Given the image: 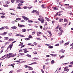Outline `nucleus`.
Masks as SVG:
<instances>
[{
    "label": "nucleus",
    "mask_w": 73,
    "mask_h": 73,
    "mask_svg": "<svg viewBox=\"0 0 73 73\" xmlns=\"http://www.w3.org/2000/svg\"><path fill=\"white\" fill-rule=\"evenodd\" d=\"M13 54L12 53H9V54H7L6 55L7 57H8L7 58H10V57H12V56Z\"/></svg>",
    "instance_id": "nucleus-1"
},
{
    "label": "nucleus",
    "mask_w": 73,
    "mask_h": 73,
    "mask_svg": "<svg viewBox=\"0 0 73 73\" xmlns=\"http://www.w3.org/2000/svg\"><path fill=\"white\" fill-rule=\"evenodd\" d=\"M36 62H33V63H32L31 64H28V65H24V66H25V68H27V66H28V65H33L34 64H36Z\"/></svg>",
    "instance_id": "nucleus-2"
},
{
    "label": "nucleus",
    "mask_w": 73,
    "mask_h": 73,
    "mask_svg": "<svg viewBox=\"0 0 73 73\" xmlns=\"http://www.w3.org/2000/svg\"><path fill=\"white\" fill-rule=\"evenodd\" d=\"M68 68V67H65L64 69L65 70L64 71H66L67 72H68L69 71V69H67Z\"/></svg>",
    "instance_id": "nucleus-3"
},
{
    "label": "nucleus",
    "mask_w": 73,
    "mask_h": 73,
    "mask_svg": "<svg viewBox=\"0 0 73 73\" xmlns=\"http://www.w3.org/2000/svg\"><path fill=\"white\" fill-rule=\"evenodd\" d=\"M22 17L25 20H26V21H27V20H29V18L25 17V16H22Z\"/></svg>",
    "instance_id": "nucleus-4"
},
{
    "label": "nucleus",
    "mask_w": 73,
    "mask_h": 73,
    "mask_svg": "<svg viewBox=\"0 0 73 73\" xmlns=\"http://www.w3.org/2000/svg\"><path fill=\"white\" fill-rule=\"evenodd\" d=\"M18 26L20 28H21V27H25V25H20L19 23L18 24Z\"/></svg>",
    "instance_id": "nucleus-5"
},
{
    "label": "nucleus",
    "mask_w": 73,
    "mask_h": 73,
    "mask_svg": "<svg viewBox=\"0 0 73 73\" xmlns=\"http://www.w3.org/2000/svg\"><path fill=\"white\" fill-rule=\"evenodd\" d=\"M13 46V44H11L9 46L10 50L12 49V46Z\"/></svg>",
    "instance_id": "nucleus-6"
},
{
    "label": "nucleus",
    "mask_w": 73,
    "mask_h": 73,
    "mask_svg": "<svg viewBox=\"0 0 73 73\" xmlns=\"http://www.w3.org/2000/svg\"><path fill=\"white\" fill-rule=\"evenodd\" d=\"M62 29V27H60V28H59V31H61V32H64V31Z\"/></svg>",
    "instance_id": "nucleus-7"
},
{
    "label": "nucleus",
    "mask_w": 73,
    "mask_h": 73,
    "mask_svg": "<svg viewBox=\"0 0 73 73\" xmlns=\"http://www.w3.org/2000/svg\"><path fill=\"white\" fill-rule=\"evenodd\" d=\"M40 13V12H39V11H38L36 12V16H39L40 15V14H39Z\"/></svg>",
    "instance_id": "nucleus-8"
},
{
    "label": "nucleus",
    "mask_w": 73,
    "mask_h": 73,
    "mask_svg": "<svg viewBox=\"0 0 73 73\" xmlns=\"http://www.w3.org/2000/svg\"><path fill=\"white\" fill-rule=\"evenodd\" d=\"M14 40V38H10L9 39V40H8V41H13Z\"/></svg>",
    "instance_id": "nucleus-9"
},
{
    "label": "nucleus",
    "mask_w": 73,
    "mask_h": 73,
    "mask_svg": "<svg viewBox=\"0 0 73 73\" xmlns=\"http://www.w3.org/2000/svg\"><path fill=\"white\" fill-rule=\"evenodd\" d=\"M41 23H42V24H43V23H44V21H45V19H41Z\"/></svg>",
    "instance_id": "nucleus-10"
},
{
    "label": "nucleus",
    "mask_w": 73,
    "mask_h": 73,
    "mask_svg": "<svg viewBox=\"0 0 73 73\" xmlns=\"http://www.w3.org/2000/svg\"><path fill=\"white\" fill-rule=\"evenodd\" d=\"M7 32H5L3 33L2 34V35H4V36H5V35H6L7 34Z\"/></svg>",
    "instance_id": "nucleus-11"
},
{
    "label": "nucleus",
    "mask_w": 73,
    "mask_h": 73,
    "mask_svg": "<svg viewBox=\"0 0 73 73\" xmlns=\"http://www.w3.org/2000/svg\"><path fill=\"white\" fill-rule=\"evenodd\" d=\"M69 42H68L65 43L64 44V46H66V45H68L69 44Z\"/></svg>",
    "instance_id": "nucleus-12"
},
{
    "label": "nucleus",
    "mask_w": 73,
    "mask_h": 73,
    "mask_svg": "<svg viewBox=\"0 0 73 73\" xmlns=\"http://www.w3.org/2000/svg\"><path fill=\"white\" fill-rule=\"evenodd\" d=\"M66 9H71V8H72V7H71V6H70L69 7H66Z\"/></svg>",
    "instance_id": "nucleus-13"
},
{
    "label": "nucleus",
    "mask_w": 73,
    "mask_h": 73,
    "mask_svg": "<svg viewBox=\"0 0 73 73\" xmlns=\"http://www.w3.org/2000/svg\"><path fill=\"white\" fill-rule=\"evenodd\" d=\"M60 52H62V53H64L65 51L64 50H61L60 51H59Z\"/></svg>",
    "instance_id": "nucleus-14"
},
{
    "label": "nucleus",
    "mask_w": 73,
    "mask_h": 73,
    "mask_svg": "<svg viewBox=\"0 0 73 73\" xmlns=\"http://www.w3.org/2000/svg\"><path fill=\"white\" fill-rule=\"evenodd\" d=\"M23 3H19L18 5V7H20V6H21L23 5Z\"/></svg>",
    "instance_id": "nucleus-15"
},
{
    "label": "nucleus",
    "mask_w": 73,
    "mask_h": 73,
    "mask_svg": "<svg viewBox=\"0 0 73 73\" xmlns=\"http://www.w3.org/2000/svg\"><path fill=\"white\" fill-rule=\"evenodd\" d=\"M54 10H58V8L56 7H54Z\"/></svg>",
    "instance_id": "nucleus-16"
},
{
    "label": "nucleus",
    "mask_w": 73,
    "mask_h": 73,
    "mask_svg": "<svg viewBox=\"0 0 73 73\" xmlns=\"http://www.w3.org/2000/svg\"><path fill=\"white\" fill-rule=\"evenodd\" d=\"M16 2L17 3H19L20 2V0H16Z\"/></svg>",
    "instance_id": "nucleus-17"
},
{
    "label": "nucleus",
    "mask_w": 73,
    "mask_h": 73,
    "mask_svg": "<svg viewBox=\"0 0 73 73\" xmlns=\"http://www.w3.org/2000/svg\"><path fill=\"white\" fill-rule=\"evenodd\" d=\"M15 65V64H11V65H10V66H12V68H14V65Z\"/></svg>",
    "instance_id": "nucleus-18"
},
{
    "label": "nucleus",
    "mask_w": 73,
    "mask_h": 73,
    "mask_svg": "<svg viewBox=\"0 0 73 73\" xmlns=\"http://www.w3.org/2000/svg\"><path fill=\"white\" fill-rule=\"evenodd\" d=\"M24 55V53H21L19 54H18V56H21V55Z\"/></svg>",
    "instance_id": "nucleus-19"
},
{
    "label": "nucleus",
    "mask_w": 73,
    "mask_h": 73,
    "mask_svg": "<svg viewBox=\"0 0 73 73\" xmlns=\"http://www.w3.org/2000/svg\"><path fill=\"white\" fill-rule=\"evenodd\" d=\"M0 15H5V13H0Z\"/></svg>",
    "instance_id": "nucleus-20"
},
{
    "label": "nucleus",
    "mask_w": 73,
    "mask_h": 73,
    "mask_svg": "<svg viewBox=\"0 0 73 73\" xmlns=\"http://www.w3.org/2000/svg\"><path fill=\"white\" fill-rule=\"evenodd\" d=\"M5 3L6 4H9L10 3L9 1H6Z\"/></svg>",
    "instance_id": "nucleus-21"
},
{
    "label": "nucleus",
    "mask_w": 73,
    "mask_h": 73,
    "mask_svg": "<svg viewBox=\"0 0 73 73\" xmlns=\"http://www.w3.org/2000/svg\"><path fill=\"white\" fill-rule=\"evenodd\" d=\"M26 56H27V57H30V58H31V55L29 54L26 55Z\"/></svg>",
    "instance_id": "nucleus-22"
},
{
    "label": "nucleus",
    "mask_w": 73,
    "mask_h": 73,
    "mask_svg": "<svg viewBox=\"0 0 73 73\" xmlns=\"http://www.w3.org/2000/svg\"><path fill=\"white\" fill-rule=\"evenodd\" d=\"M4 27H5V28L7 29H9V28H8V26H4Z\"/></svg>",
    "instance_id": "nucleus-23"
},
{
    "label": "nucleus",
    "mask_w": 73,
    "mask_h": 73,
    "mask_svg": "<svg viewBox=\"0 0 73 73\" xmlns=\"http://www.w3.org/2000/svg\"><path fill=\"white\" fill-rule=\"evenodd\" d=\"M17 9H22L20 6L17 7Z\"/></svg>",
    "instance_id": "nucleus-24"
},
{
    "label": "nucleus",
    "mask_w": 73,
    "mask_h": 73,
    "mask_svg": "<svg viewBox=\"0 0 73 73\" xmlns=\"http://www.w3.org/2000/svg\"><path fill=\"white\" fill-rule=\"evenodd\" d=\"M11 28H12V29H16L17 27L16 26L13 27H11Z\"/></svg>",
    "instance_id": "nucleus-25"
},
{
    "label": "nucleus",
    "mask_w": 73,
    "mask_h": 73,
    "mask_svg": "<svg viewBox=\"0 0 73 73\" xmlns=\"http://www.w3.org/2000/svg\"><path fill=\"white\" fill-rule=\"evenodd\" d=\"M22 31L23 32H26V29H23L22 30Z\"/></svg>",
    "instance_id": "nucleus-26"
},
{
    "label": "nucleus",
    "mask_w": 73,
    "mask_h": 73,
    "mask_svg": "<svg viewBox=\"0 0 73 73\" xmlns=\"http://www.w3.org/2000/svg\"><path fill=\"white\" fill-rule=\"evenodd\" d=\"M62 32H61L60 33H59L58 34V36H61V35H62Z\"/></svg>",
    "instance_id": "nucleus-27"
},
{
    "label": "nucleus",
    "mask_w": 73,
    "mask_h": 73,
    "mask_svg": "<svg viewBox=\"0 0 73 73\" xmlns=\"http://www.w3.org/2000/svg\"><path fill=\"white\" fill-rule=\"evenodd\" d=\"M47 32H48V33H49V34H50V35H52L51 32L48 30V31H47Z\"/></svg>",
    "instance_id": "nucleus-28"
},
{
    "label": "nucleus",
    "mask_w": 73,
    "mask_h": 73,
    "mask_svg": "<svg viewBox=\"0 0 73 73\" xmlns=\"http://www.w3.org/2000/svg\"><path fill=\"white\" fill-rule=\"evenodd\" d=\"M16 20H18V21L20 20H21V18H17L16 19Z\"/></svg>",
    "instance_id": "nucleus-29"
},
{
    "label": "nucleus",
    "mask_w": 73,
    "mask_h": 73,
    "mask_svg": "<svg viewBox=\"0 0 73 73\" xmlns=\"http://www.w3.org/2000/svg\"><path fill=\"white\" fill-rule=\"evenodd\" d=\"M4 7H8V5L6 4V5H3Z\"/></svg>",
    "instance_id": "nucleus-30"
},
{
    "label": "nucleus",
    "mask_w": 73,
    "mask_h": 73,
    "mask_svg": "<svg viewBox=\"0 0 73 73\" xmlns=\"http://www.w3.org/2000/svg\"><path fill=\"white\" fill-rule=\"evenodd\" d=\"M33 7H32V6H29L28 7L29 9H31V8H32Z\"/></svg>",
    "instance_id": "nucleus-31"
},
{
    "label": "nucleus",
    "mask_w": 73,
    "mask_h": 73,
    "mask_svg": "<svg viewBox=\"0 0 73 73\" xmlns=\"http://www.w3.org/2000/svg\"><path fill=\"white\" fill-rule=\"evenodd\" d=\"M63 43H64V40H62V41L60 42V44H62Z\"/></svg>",
    "instance_id": "nucleus-32"
},
{
    "label": "nucleus",
    "mask_w": 73,
    "mask_h": 73,
    "mask_svg": "<svg viewBox=\"0 0 73 73\" xmlns=\"http://www.w3.org/2000/svg\"><path fill=\"white\" fill-rule=\"evenodd\" d=\"M5 40H8L9 39V37H5L4 38Z\"/></svg>",
    "instance_id": "nucleus-33"
},
{
    "label": "nucleus",
    "mask_w": 73,
    "mask_h": 73,
    "mask_svg": "<svg viewBox=\"0 0 73 73\" xmlns=\"http://www.w3.org/2000/svg\"><path fill=\"white\" fill-rule=\"evenodd\" d=\"M5 29V27H1V28H0V30L1 31L2 30H3V29Z\"/></svg>",
    "instance_id": "nucleus-34"
},
{
    "label": "nucleus",
    "mask_w": 73,
    "mask_h": 73,
    "mask_svg": "<svg viewBox=\"0 0 73 73\" xmlns=\"http://www.w3.org/2000/svg\"><path fill=\"white\" fill-rule=\"evenodd\" d=\"M38 34H40V35H43V33H42L40 31L38 32Z\"/></svg>",
    "instance_id": "nucleus-35"
},
{
    "label": "nucleus",
    "mask_w": 73,
    "mask_h": 73,
    "mask_svg": "<svg viewBox=\"0 0 73 73\" xmlns=\"http://www.w3.org/2000/svg\"><path fill=\"white\" fill-rule=\"evenodd\" d=\"M59 22H61V21H63V19H60L59 20Z\"/></svg>",
    "instance_id": "nucleus-36"
},
{
    "label": "nucleus",
    "mask_w": 73,
    "mask_h": 73,
    "mask_svg": "<svg viewBox=\"0 0 73 73\" xmlns=\"http://www.w3.org/2000/svg\"><path fill=\"white\" fill-rule=\"evenodd\" d=\"M36 33V31H34L32 33V35H35Z\"/></svg>",
    "instance_id": "nucleus-37"
},
{
    "label": "nucleus",
    "mask_w": 73,
    "mask_h": 73,
    "mask_svg": "<svg viewBox=\"0 0 73 73\" xmlns=\"http://www.w3.org/2000/svg\"><path fill=\"white\" fill-rule=\"evenodd\" d=\"M25 40H26V41H27V40H30V39L29 38H25Z\"/></svg>",
    "instance_id": "nucleus-38"
},
{
    "label": "nucleus",
    "mask_w": 73,
    "mask_h": 73,
    "mask_svg": "<svg viewBox=\"0 0 73 73\" xmlns=\"http://www.w3.org/2000/svg\"><path fill=\"white\" fill-rule=\"evenodd\" d=\"M1 18H3V19H4V18H5V16H4V15H2V16H1Z\"/></svg>",
    "instance_id": "nucleus-39"
},
{
    "label": "nucleus",
    "mask_w": 73,
    "mask_h": 73,
    "mask_svg": "<svg viewBox=\"0 0 73 73\" xmlns=\"http://www.w3.org/2000/svg\"><path fill=\"white\" fill-rule=\"evenodd\" d=\"M70 46H72L71 48H72V49H73V42L71 44H70Z\"/></svg>",
    "instance_id": "nucleus-40"
},
{
    "label": "nucleus",
    "mask_w": 73,
    "mask_h": 73,
    "mask_svg": "<svg viewBox=\"0 0 73 73\" xmlns=\"http://www.w3.org/2000/svg\"><path fill=\"white\" fill-rule=\"evenodd\" d=\"M48 48H53V46H48Z\"/></svg>",
    "instance_id": "nucleus-41"
},
{
    "label": "nucleus",
    "mask_w": 73,
    "mask_h": 73,
    "mask_svg": "<svg viewBox=\"0 0 73 73\" xmlns=\"http://www.w3.org/2000/svg\"><path fill=\"white\" fill-rule=\"evenodd\" d=\"M20 3H24L25 1H23V0H22L20 1Z\"/></svg>",
    "instance_id": "nucleus-42"
},
{
    "label": "nucleus",
    "mask_w": 73,
    "mask_h": 73,
    "mask_svg": "<svg viewBox=\"0 0 73 73\" xmlns=\"http://www.w3.org/2000/svg\"><path fill=\"white\" fill-rule=\"evenodd\" d=\"M28 23H33V21H31V20H28Z\"/></svg>",
    "instance_id": "nucleus-43"
},
{
    "label": "nucleus",
    "mask_w": 73,
    "mask_h": 73,
    "mask_svg": "<svg viewBox=\"0 0 73 73\" xmlns=\"http://www.w3.org/2000/svg\"><path fill=\"white\" fill-rule=\"evenodd\" d=\"M37 11L36 10H33L32 11V13H35V12H36Z\"/></svg>",
    "instance_id": "nucleus-44"
},
{
    "label": "nucleus",
    "mask_w": 73,
    "mask_h": 73,
    "mask_svg": "<svg viewBox=\"0 0 73 73\" xmlns=\"http://www.w3.org/2000/svg\"><path fill=\"white\" fill-rule=\"evenodd\" d=\"M16 54H13V55H12L11 56V57H14L15 56H16Z\"/></svg>",
    "instance_id": "nucleus-45"
},
{
    "label": "nucleus",
    "mask_w": 73,
    "mask_h": 73,
    "mask_svg": "<svg viewBox=\"0 0 73 73\" xmlns=\"http://www.w3.org/2000/svg\"><path fill=\"white\" fill-rule=\"evenodd\" d=\"M9 43V42H6V43H5V45H7V44H8Z\"/></svg>",
    "instance_id": "nucleus-46"
},
{
    "label": "nucleus",
    "mask_w": 73,
    "mask_h": 73,
    "mask_svg": "<svg viewBox=\"0 0 73 73\" xmlns=\"http://www.w3.org/2000/svg\"><path fill=\"white\" fill-rule=\"evenodd\" d=\"M54 61L52 60L51 61V64H54Z\"/></svg>",
    "instance_id": "nucleus-47"
},
{
    "label": "nucleus",
    "mask_w": 73,
    "mask_h": 73,
    "mask_svg": "<svg viewBox=\"0 0 73 73\" xmlns=\"http://www.w3.org/2000/svg\"><path fill=\"white\" fill-rule=\"evenodd\" d=\"M64 21L65 22H67V21H68V20L66 19H64Z\"/></svg>",
    "instance_id": "nucleus-48"
},
{
    "label": "nucleus",
    "mask_w": 73,
    "mask_h": 73,
    "mask_svg": "<svg viewBox=\"0 0 73 73\" xmlns=\"http://www.w3.org/2000/svg\"><path fill=\"white\" fill-rule=\"evenodd\" d=\"M11 1L12 3H13L15 2V0H11Z\"/></svg>",
    "instance_id": "nucleus-49"
},
{
    "label": "nucleus",
    "mask_w": 73,
    "mask_h": 73,
    "mask_svg": "<svg viewBox=\"0 0 73 73\" xmlns=\"http://www.w3.org/2000/svg\"><path fill=\"white\" fill-rule=\"evenodd\" d=\"M23 8L24 9H27V8H28V7H27V6H25L23 7Z\"/></svg>",
    "instance_id": "nucleus-50"
},
{
    "label": "nucleus",
    "mask_w": 73,
    "mask_h": 73,
    "mask_svg": "<svg viewBox=\"0 0 73 73\" xmlns=\"http://www.w3.org/2000/svg\"><path fill=\"white\" fill-rule=\"evenodd\" d=\"M28 37H29V38H32V36L31 35H29Z\"/></svg>",
    "instance_id": "nucleus-51"
},
{
    "label": "nucleus",
    "mask_w": 73,
    "mask_h": 73,
    "mask_svg": "<svg viewBox=\"0 0 73 73\" xmlns=\"http://www.w3.org/2000/svg\"><path fill=\"white\" fill-rule=\"evenodd\" d=\"M23 50H24L25 51H27V48H25L23 49Z\"/></svg>",
    "instance_id": "nucleus-52"
},
{
    "label": "nucleus",
    "mask_w": 73,
    "mask_h": 73,
    "mask_svg": "<svg viewBox=\"0 0 73 73\" xmlns=\"http://www.w3.org/2000/svg\"><path fill=\"white\" fill-rule=\"evenodd\" d=\"M27 68H30V69H33V68H32V67L29 66H27Z\"/></svg>",
    "instance_id": "nucleus-53"
},
{
    "label": "nucleus",
    "mask_w": 73,
    "mask_h": 73,
    "mask_svg": "<svg viewBox=\"0 0 73 73\" xmlns=\"http://www.w3.org/2000/svg\"><path fill=\"white\" fill-rule=\"evenodd\" d=\"M59 44H56L55 45V46H59Z\"/></svg>",
    "instance_id": "nucleus-54"
},
{
    "label": "nucleus",
    "mask_w": 73,
    "mask_h": 73,
    "mask_svg": "<svg viewBox=\"0 0 73 73\" xmlns=\"http://www.w3.org/2000/svg\"><path fill=\"white\" fill-rule=\"evenodd\" d=\"M58 27H59V25H58V26L56 28V29H58Z\"/></svg>",
    "instance_id": "nucleus-55"
},
{
    "label": "nucleus",
    "mask_w": 73,
    "mask_h": 73,
    "mask_svg": "<svg viewBox=\"0 0 73 73\" xmlns=\"http://www.w3.org/2000/svg\"><path fill=\"white\" fill-rule=\"evenodd\" d=\"M41 71L42 73H44V70L43 69H41Z\"/></svg>",
    "instance_id": "nucleus-56"
},
{
    "label": "nucleus",
    "mask_w": 73,
    "mask_h": 73,
    "mask_svg": "<svg viewBox=\"0 0 73 73\" xmlns=\"http://www.w3.org/2000/svg\"><path fill=\"white\" fill-rule=\"evenodd\" d=\"M39 17L40 19H43V17H42V16H41V15L39 16Z\"/></svg>",
    "instance_id": "nucleus-57"
},
{
    "label": "nucleus",
    "mask_w": 73,
    "mask_h": 73,
    "mask_svg": "<svg viewBox=\"0 0 73 73\" xmlns=\"http://www.w3.org/2000/svg\"><path fill=\"white\" fill-rule=\"evenodd\" d=\"M67 24L66 23L65 24H63L62 25H63L64 27H65V26H66V25Z\"/></svg>",
    "instance_id": "nucleus-58"
},
{
    "label": "nucleus",
    "mask_w": 73,
    "mask_h": 73,
    "mask_svg": "<svg viewBox=\"0 0 73 73\" xmlns=\"http://www.w3.org/2000/svg\"><path fill=\"white\" fill-rule=\"evenodd\" d=\"M40 28L41 29H42V26H40Z\"/></svg>",
    "instance_id": "nucleus-59"
},
{
    "label": "nucleus",
    "mask_w": 73,
    "mask_h": 73,
    "mask_svg": "<svg viewBox=\"0 0 73 73\" xmlns=\"http://www.w3.org/2000/svg\"><path fill=\"white\" fill-rule=\"evenodd\" d=\"M44 6H45V5L43 4L42 5V8H44Z\"/></svg>",
    "instance_id": "nucleus-60"
},
{
    "label": "nucleus",
    "mask_w": 73,
    "mask_h": 73,
    "mask_svg": "<svg viewBox=\"0 0 73 73\" xmlns=\"http://www.w3.org/2000/svg\"><path fill=\"white\" fill-rule=\"evenodd\" d=\"M43 29L44 31H46V28H45L44 27L43 28Z\"/></svg>",
    "instance_id": "nucleus-61"
},
{
    "label": "nucleus",
    "mask_w": 73,
    "mask_h": 73,
    "mask_svg": "<svg viewBox=\"0 0 73 73\" xmlns=\"http://www.w3.org/2000/svg\"><path fill=\"white\" fill-rule=\"evenodd\" d=\"M33 53L34 54H37V53L36 52V51H35L33 52Z\"/></svg>",
    "instance_id": "nucleus-62"
},
{
    "label": "nucleus",
    "mask_w": 73,
    "mask_h": 73,
    "mask_svg": "<svg viewBox=\"0 0 73 73\" xmlns=\"http://www.w3.org/2000/svg\"><path fill=\"white\" fill-rule=\"evenodd\" d=\"M73 61L70 62V65H73Z\"/></svg>",
    "instance_id": "nucleus-63"
},
{
    "label": "nucleus",
    "mask_w": 73,
    "mask_h": 73,
    "mask_svg": "<svg viewBox=\"0 0 73 73\" xmlns=\"http://www.w3.org/2000/svg\"><path fill=\"white\" fill-rule=\"evenodd\" d=\"M65 5L66 6H69V4H65Z\"/></svg>",
    "instance_id": "nucleus-64"
}]
</instances>
